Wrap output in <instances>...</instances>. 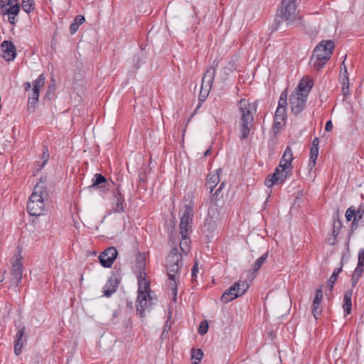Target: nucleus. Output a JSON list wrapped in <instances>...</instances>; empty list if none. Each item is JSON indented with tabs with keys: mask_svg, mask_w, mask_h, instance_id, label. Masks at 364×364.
Wrapping results in <instances>:
<instances>
[{
	"mask_svg": "<svg viewBox=\"0 0 364 364\" xmlns=\"http://www.w3.org/2000/svg\"><path fill=\"white\" fill-rule=\"evenodd\" d=\"M171 250L166 257V269L168 277V286L171 289L173 299L176 300L178 283L180 280V270L183 266L182 254L179 252L176 244L172 242Z\"/></svg>",
	"mask_w": 364,
	"mask_h": 364,
	"instance_id": "1",
	"label": "nucleus"
},
{
	"mask_svg": "<svg viewBox=\"0 0 364 364\" xmlns=\"http://www.w3.org/2000/svg\"><path fill=\"white\" fill-rule=\"evenodd\" d=\"M239 112V126L241 132L240 139L244 140L249 136L253 127L254 115L257 112V105L245 98L237 103Z\"/></svg>",
	"mask_w": 364,
	"mask_h": 364,
	"instance_id": "2",
	"label": "nucleus"
},
{
	"mask_svg": "<svg viewBox=\"0 0 364 364\" xmlns=\"http://www.w3.org/2000/svg\"><path fill=\"white\" fill-rule=\"evenodd\" d=\"M146 273L141 272L138 277V296L136 302V311L140 317L144 318L146 311H150L154 304L155 299L153 298L149 288V284L145 279Z\"/></svg>",
	"mask_w": 364,
	"mask_h": 364,
	"instance_id": "3",
	"label": "nucleus"
},
{
	"mask_svg": "<svg viewBox=\"0 0 364 364\" xmlns=\"http://www.w3.org/2000/svg\"><path fill=\"white\" fill-rule=\"evenodd\" d=\"M47 196L46 181L41 178L34 186L27 203L28 213L31 215L40 216L43 214L46 207L45 199Z\"/></svg>",
	"mask_w": 364,
	"mask_h": 364,
	"instance_id": "4",
	"label": "nucleus"
},
{
	"mask_svg": "<svg viewBox=\"0 0 364 364\" xmlns=\"http://www.w3.org/2000/svg\"><path fill=\"white\" fill-rule=\"evenodd\" d=\"M183 215L180 222V234L181 235V240L180 242V250L181 254L187 255L191 250V240L188 237V233L191 230L193 217V207L188 205H185L183 207Z\"/></svg>",
	"mask_w": 364,
	"mask_h": 364,
	"instance_id": "5",
	"label": "nucleus"
},
{
	"mask_svg": "<svg viewBox=\"0 0 364 364\" xmlns=\"http://www.w3.org/2000/svg\"><path fill=\"white\" fill-rule=\"evenodd\" d=\"M335 48L333 41L323 40L314 48L311 63L314 68L319 70L329 60Z\"/></svg>",
	"mask_w": 364,
	"mask_h": 364,
	"instance_id": "6",
	"label": "nucleus"
},
{
	"mask_svg": "<svg viewBox=\"0 0 364 364\" xmlns=\"http://www.w3.org/2000/svg\"><path fill=\"white\" fill-rule=\"evenodd\" d=\"M298 0H282L279 15L288 25L300 26L301 18L296 11Z\"/></svg>",
	"mask_w": 364,
	"mask_h": 364,
	"instance_id": "7",
	"label": "nucleus"
},
{
	"mask_svg": "<svg viewBox=\"0 0 364 364\" xmlns=\"http://www.w3.org/2000/svg\"><path fill=\"white\" fill-rule=\"evenodd\" d=\"M218 65V60H213L212 66L206 70L203 77L199 94V99L200 101L205 100L209 95L215 77V69Z\"/></svg>",
	"mask_w": 364,
	"mask_h": 364,
	"instance_id": "8",
	"label": "nucleus"
},
{
	"mask_svg": "<svg viewBox=\"0 0 364 364\" xmlns=\"http://www.w3.org/2000/svg\"><path fill=\"white\" fill-rule=\"evenodd\" d=\"M249 287L250 286L247 281L239 280L223 294L221 301L224 303H228L243 295Z\"/></svg>",
	"mask_w": 364,
	"mask_h": 364,
	"instance_id": "9",
	"label": "nucleus"
},
{
	"mask_svg": "<svg viewBox=\"0 0 364 364\" xmlns=\"http://www.w3.org/2000/svg\"><path fill=\"white\" fill-rule=\"evenodd\" d=\"M45 77L43 74L40 75L38 78L33 82V87L31 92L28 95V111H34L35 107L38 102L39 92L45 84Z\"/></svg>",
	"mask_w": 364,
	"mask_h": 364,
	"instance_id": "10",
	"label": "nucleus"
},
{
	"mask_svg": "<svg viewBox=\"0 0 364 364\" xmlns=\"http://www.w3.org/2000/svg\"><path fill=\"white\" fill-rule=\"evenodd\" d=\"M346 218L347 221L353 219L351 229L355 230L358 227L364 223V205H360L358 209L354 206L348 208L346 212Z\"/></svg>",
	"mask_w": 364,
	"mask_h": 364,
	"instance_id": "11",
	"label": "nucleus"
},
{
	"mask_svg": "<svg viewBox=\"0 0 364 364\" xmlns=\"http://www.w3.org/2000/svg\"><path fill=\"white\" fill-rule=\"evenodd\" d=\"M307 97L302 94L293 92L289 97V106L294 114H300L304 109Z\"/></svg>",
	"mask_w": 364,
	"mask_h": 364,
	"instance_id": "12",
	"label": "nucleus"
},
{
	"mask_svg": "<svg viewBox=\"0 0 364 364\" xmlns=\"http://www.w3.org/2000/svg\"><path fill=\"white\" fill-rule=\"evenodd\" d=\"M117 255V249L114 247H109L100 254L99 257L100 262L104 267H111Z\"/></svg>",
	"mask_w": 364,
	"mask_h": 364,
	"instance_id": "13",
	"label": "nucleus"
},
{
	"mask_svg": "<svg viewBox=\"0 0 364 364\" xmlns=\"http://www.w3.org/2000/svg\"><path fill=\"white\" fill-rule=\"evenodd\" d=\"M287 105V91L284 90L282 92L279 102L278 107L275 112V119L284 121L287 117L286 107Z\"/></svg>",
	"mask_w": 364,
	"mask_h": 364,
	"instance_id": "14",
	"label": "nucleus"
},
{
	"mask_svg": "<svg viewBox=\"0 0 364 364\" xmlns=\"http://www.w3.org/2000/svg\"><path fill=\"white\" fill-rule=\"evenodd\" d=\"M1 56L6 61L14 60L16 56V47L11 41H4L1 44Z\"/></svg>",
	"mask_w": 364,
	"mask_h": 364,
	"instance_id": "15",
	"label": "nucleus"
},
{
	"mask_svg": "<svg viewBox=\"0 0 364 364\" xmlns=\"http://www.w3.org/2000/svg\"><path fill=\"white\" fill-rule=\"evenodd\" d=\"M18 0H0L1 12L18 15L20 11V5L18 3L14 4Z\"/></svg>",
	"mask_w": 364,
	"mask_h": 364,
	"instance_id": "16",
	"label": "nucleus"
},
{
	"mask_svg": "<svg viewBox=\"0 0 364 364\" xmlns=\"http://www.w3.org/2000/svg\"><path fill=\"white\" fill-rule=\"evenodd\" d=\"M312 86L313 81L309 77H303L294 92L302 94V95L307 97Z\"/></svg>",
	"mask_w": 364,
	"mask_h": 364,
	"instance_id": "17",
	"label": "nucleus"
},
{
	"mask_svg": "<svg viewBox=\"0 0 364 364\" xmlns=\"http://www.w3.org/2000/svg\"><path fill=\"white\" fill-rule=\"evenodd\" d=\"M23 264L21 262V258H16L14 263L12 264L11 275L13 279L15 280L16 285H18L22 279L23 274Z\"/></svg>",
	"mask_w": 364,
	"mask_h": 364,
	"instance_id": "18",
	"label": "nucleus"
},
{
	"mask_svg": "<svg viewBox=\"0 0 364 364\" xmlns=\"http://www.w3.org/2000/svg\"><path fill=\"white\" fill-rule=\"evenodd\" d=\"M118 287V281L116 279L110 278L106 283L105 286L103 287V293L104 296L106 297H109L112 294H114L117 289Z\"/></svg>",
	"mask_w": 364,
	"mask_h": 364,
	"instance_id": "19",
	"label": "nucleus"
},
{
	"mask_svg": "<svg viewBox=\"0 0 364 364\" xmlns=\"http://www.w3.org/2000/svg\"><path fill=\"white\" fill-rule=\"evenodd\" d=\"M276 168L279 169V174L280 175V178L282 179H285L287 178L289 173L291 171V164L288 162L287 161H283L281 159L279 161V165Z\"/></svg>",
	"mask_w": 364,
	"mask_h": 364,
	"instance_id": "20",
	"label": "nucleus"
},
{
	"mask_svg": "<svg viewBox=\"0 0 364 364\" xmlns=\"http://www.w3.org/2000/svg\"><path fill=\"white\" fill-rule=\"evenodd\" d=\"M114 205H113V210L114 213H123L124 211V198L122 197L121 193L117 190L114 196Z\"/></svg>",
	"mask_w": 364,
	"mask_h": 364,
	"instance_id": "21",
	"label": "nucleus"
},
{
	"mask_svg": "<svg viewBox=\"0 0 364 364\" xmlns=\"http://www.w3.org/2000/svg\"><path fill=\"white\" fill-rule=\"evenodd\" d=\"M24 327L20 328L16 336L14 352L17 355L21 353V350L23 346V337L24 335Z\"/></svg>",
	"mask_w": 364,
	"mask_h": 364,
	"instance_id": "22",
	"label": "nucleus"
},
{
	"mask_svg": "<svg viewBox=\"0 0 364 364\" xmlns=\"http://www.w3.org/2000/svg\"><path fill=\"white\" fill-rule=\"evenodd\" d=\"M352 296H353V289H348L344 294L343 309V311H344L346 315H348L351 312Z\"/></svg>",
	"mask_w": 364,
	"mask_h": 364,
	"instance_id": "23",
	"label": "nucleus"
},
{
	"mask_svg": "<svg viewBox=\"0 0 364 364\" xmlns=\"http://www.w3.org/2000/svg\"><path fill=\"white\" fill-rule=\"evenodd\" d=\"M285 179H282L279 174V169L275 168L273 174L268 176L264 181V184L267 187H272L275 183H282Z\"/></svg>",
	"mask_w": 364,
	"mask_h": 364,
	"instance_id": "24",
	"label": "nucleus"
},
{
	"mask_svg": "<svg viewBox=\"0 0 364 364\" xmlns=\"http://www.w3.org/2000/svg\"><path fill=\"white\" fill-rule=\"evenodd\" d=\"M222 172L220 168L216 170L215 173L209 174L207 177V185L208 186V188L210 189V193L213 192V188L218 185L220 182L219 173Z\"/></svg>",
	"mask_w": 364,
	"mask_h": 364,
	"instance_id": "25",
	"label": "nucleus"
},
{
	"mask_svg": "<svg viewBox=\"0 0 364 364\" xmlns=\"http://www.w3.org/2000/svg\"><path fill=\"white\" fill-rule=\"evenodd\" d=\"M85 21V17L82 15H77L74 21L70 26V31L71 34H75L79 28L80 25L82 24Z\"/></svg>",
	"mask_w": 364,
	"mask_h": 364,
	"instance_id": "26",
	"label": "nucleus"
},
{
	"mask_svg": "<svg viewBox=\"0 0 364 364\" xmlns=\"http://www.w3.org/2000/svg\"><path fill=\"white\" fill-rule=\"evenodd\" d=\"M21 6L23 10L28 14L35 9L34 0H21Z\"/></svg>",
	"mask_w": 364,
	"mask_h": 364,
	"instance_id": "27",
	"label": "nucleus"
},
{
	"mask_svg": "<svg viewBox=\"0 0 364 364\" xmlns=\"http://www.w3.org/2000/svg\"><path fill=\"white\" fill-rule=\"evenodd\" d=\"M318 156V148H311L310 149V159L309 166L310 168H313L316 164V159Z\"/></svg>",
	"mask_w": 364,
	"mask_h": 364,
	"instance_id": "28",
	"label": "nucleus"
},
{
	"mask_svg": "<svg viewBox=\"0 0 364 364\" xmlns=\"http://www.w3.org/2000/svg\"><path fill=\"white\" fill-rule=\"evenodd\" d=\"M341 271H342V267L335 269L332 275L328 280L327 287L329 289L330 291H331L333 289L334 284L337 279V277Z\"/></svg>",
	"mask_w": 364,
	"mask_h": 364,
	"instance_id": "29",
	"label": "nucleus"
},
{
	"mask_svg": "<svg viewBox=\"0 0 364 364\" xmlns=\"http://www.w3.org/2000/svg\"><path fill=\"white\" fill-rule=\"evenodd\" d=\"M268 257V253L266 252L264 255H262L261 257H259L254 263L253 264V271L255 272H257L260 267L262 266V264L264 263V262L267 260Z\"/></svg>",
	"mask_w": 364,
	"mask_h": 364,
	"instance_id": "30",
	"label": "nucleus"
},
{
	"mask_svg": "<svg viewBox=\"0 0 364 364\" xmlns=\"http://www.w3.org/2000/svg\"><path fill=\"white\" fill-rule=\"evenodd\" d=\"M341 228H342V223H341V221L339 219L335 220L334 222H333V226L332 235H333V240L331 242L332 245H334L335 240H336V237L339 234V232H340V230L341 229Z\"/></svg>",
	"mask_w": 364,
	"mask_h": 364,
	"instance_id": "31",
	"label": "nucleus"
},
{
	"mask_svg": "<svg viewBox=\"0 0 364 364\" xmlns=\"http://www.w3.org/2000/svg\"><path fill=\"white\" fill-rule=\"evenodd\" d=\"M358 270V272H364V250L361 249L358 252V264L356 268L355 269Z\"/></svg>",
	"mask_w": 364,
	"mask_h": 364,
	"instance_id": "32",
	"label": "nucleus"
},
{
	"mask_svg": "<svg viewBox=\"0 0 364 364\" xmlns=\"http://www.w3.org/2000/svg\"><path fill=\"white\" fill-rule=\"evenodd\" d=\"M203 355V353L200 349L192 350L191 357L192 359L194 360L192 364H198V363L201 360Z\"/></svg>",
	"mask_w": 364,
	"mask_h": 364,
	"instance_id": "33",
	"label": "nucleus"
},
{
	"mask_svg": "<svg viewBox=\"0 0 364 364\" xmlns=\"http://www.w3.org/2000/svg\"><path fill=\"white\" fill-rule=\"evenodd\" d=\"M106 182V178L100 173H96L92 179V186H97Z\"/></svg>",
	"mask_w": 364,
	"mask_h": 364,
	"instance_id": "34",
	"label": "nucleus"
},
{
	"mask_svg": "<svg viewBox=\"0 0 364 364\" xmlns=\"http://www.w3.org/2000/svg\"><path fill=\"white\" fill-rule=\"evenodd\" d=\"M283 161H287L288 162L291 164V161L293 160V154L291 148L289 146H287L283 154V156L282 157Z\"/></svg>",
	"mask_w": 364,
	"mask_h": 364,
	"instance_id": "35",
	"label": "nucleus"
},
{
	"mask_svg": "<svg viewBox=\"0 0 364 364\" xmlns=\"http://www.w3.org/2000/svg\"><path fill=\"white\" fill-rule=\"evenodd\" d=\"M220 193V192H217V190H216L215 193L213 195V196L211 198V200H210V208L208 210V214L209 215H210L211 212L214 210V208L218 205H217V200H218V196Z\"/></svg>",
	"mask_w": 364,
	"mask_h": 364,
	"instance_id": "36",
	"label": "nucleus"
},
{
	"mask_svg": "<svg viewBox=\"0 0 364 364\" xmlns=\"http://www.w3.org/2000/svg\"><path fill=\"white\" fill-rule=\"evenodd\" d=\"M320 304H321L312 303V314L316 319H317L321 314Z\"/></svg>",
	"mask_w": 364,
	"mask_h": 364,
	"instance_id": "37",
	"label": "nucleus"
},
{
	"mask_svg": "<svg viewBox=\"0 0 364 364\" xmlns=\"http://www.w3.org/2000/svg\"><path fill=\"white\" fill-rule=\"evenodd\" d=\"M363 273V272H358V270H356V269L354 270L353 274L352 275V278H351L353 287L356 286V284Z\"/></svg>",
	"mask_w": 364,
	"mask_h": 364,
	"instance_id": "38",
	"label": "nucleus"
},
{
	"mask_svg": "<svg viewBox=\"0 0 364 364\" xmlns=\"http://www.w3.org/2000/svg\"><path fill=\"white\" fill-rule=\"evenodd\" d=\"M323 298V291L321 289H317L315 293L314 299L313 300V303L321 304V301Z\"/></svg>",
	"mask_w": 364,
	"mask_h": 364,
	"instance_id": "39",
	"label": "nucleus"
},
{
	"mask_svg": "<svg viewBox=\"0 0 364 364\" xmlns=\"http://www.w3.org/2000/svg\"><path fill=\"white\" fill-rule=\"evenodd\" d=\"M208 329V324L207 321H204L200 323L198 331L199 334L204 335L207 333Z\"/></svg>",
	"mask_w": 364,
	"mask_h": 364,
	"instance_id": "40",
	"label": "nucleus"
},
{
	"mask_svg": "<svg viewBox=\"0 0 364 364\" xmlns=\"http://www.w3.org/2000/svg\"><path fill=\"white\" fill-rule=\"evenodd\" d=\"M224 70L227 73L228 72H231L235 69V64L232 62H229L228 65L224 67Z\"/></svg>",
	"mask_w": 364,
	"mask_h": 364,
	"instance_id": "41",
	"label": "nucleus"
},
{
	"mask_svg": "<svg viewBox=\"0 0 364 364\" xmlns=\"http://www.w3.org/2000/svg\"><path fill=\"white\" fill-rule=\"evenodd\" d=\"M284 121L283 120H279V119H275L274 118V129H279L282 127V123L284 122Z\"/></svg>",
	"mask_w": 364,
	"mask_h": 364,
	"instance_id": "42",
	"label": "nucleus"
},
{
	"mask_svg": "<svg viewBox=\"0 0 364 364\" xmlns=\"http://www.w3.org/2000/svg\"><path fill=\"white\" fill-rule=\"evenodd\" d=\"M342 65H344L343 62ZM346 77H348V73H347L346 67L345 65H343V68H341V70L340 77H341V79H343V78H346Z\"/></svg>",
	"mask_w": 364,
	"mask_h": 364,
	"instance_id": "43",
	"label": "nucleus"
},
{
	"mask_svg": "<svg viewBox=\"0 0 364 364\" xmlns=\"http://www.w3.org/2000/svg\"><path fill=\"white\" fill-rule=\"evenodd\" d=\"M198 273V264H197V262H196L194 266L193 267V268L191 269L192 277H196Z\"/></svg>",
	"mask_w": 364,
	"mask_h": 364,
	"instance_id": "44",
	"label": "nucleus"
},
{
	"mask_svg": "<svg viewBox=\"0 0 364 364\" xmlns=\"http://www.w3.org/2000/svg\"><path fill=\"white\" fill-rule=\"evenodd\" d=\"M2 14L4 15L7 14L9 16V21L10 22V23H11V24H14L15 23V20H16L15 17H16V15L11 14H4V12H2Z\"/></svg>",
	"mask_w": 364,
	"mask_h": 364,
	"instance_id": "45",
	"label": "nucleus"
},
{
	"mask_svg": "<svg viewBox=\"0 0 364 364\" xmlns=\"http://www.w3.org/2000/svg\"><path fill=\"white\" fill-rule=\"evenodd\" d=\"M333 129V124H332V122L331 120H328L326 124V126H325V129L326 131L327 132H330Z\"/></svg>",
	"mask_w": 364,
	"mask_h": 364,
	"instance_id": "46",
	"label": "nucleus"
},
{
	"mask_svg": "<svg viewBox=\"0 0 364 364\" xmlns=\"http://www.w3.org/2000/svg\"><path fill=\"white\" fill-rule=\"evenodd\" d=\"M319 145V139L318 137H315L312 141L311 148H318Z\"/></svg>",
	"mask_w": 364,
	"mask_h": 364,
	"instance_id": "47",
	"label": "nucleus"
},
{
	"mask_svg": "<svg viewBox=\"0 0 364 364\" xmlns=\"http://www.w3.org/2000/svg\"><path fill=\"white\" fill-rule=\"evenodd\" d=\"M342 81V87H349V79L348 77H346V78L341 79Z\"/></svg>",
	"mask_w": 364,
	"mask_h": 364,
	"instance_id": "48",
	"label": "nucleus"
},
{
	"mask_svg": "<svg viewBox=\"0 0 364 364\" xmlns=\"http://www.w3.org/2000/svg\"><path fill=\"white\" fill-rule=\"evenodd\" d=\"M43 157L45 159L44 160V163L43 164V166L47 162V161L48 160L49 154H48V150H46V151H43Z\"/></svg>",
	"mask_w": 364,
	"mask_h": 364,
	"instance_id": "49",
	"label": "nucleus"
},
{
	"mask_svg": "<svg viewBox=\"0 0 364 364\" xmlns=\"http://www.w3.org/2000/svg\"><path fill=\"white\" fill-rule=\"evenodd\" d=\"M144 257L142 256H139L137 258H136V261L137 262H139L140 264V267H144Z\"/></svg>",
	"mask_w": 364,
	"mask_h": 364,
	"instance_id": "50",
	"label": "nucleus"
},
{
	"mask_svg": "<svg viewBox=\"0 0 364 364\" xmlns=\"http://www.w3.org/2000/svg\"><path fill=\"white\" fill-rule=\"evenodd\" d=\"M342 92L344 96H347L349 94V87H342Z\"/></svg>",
	"mask_w": 364,
	"mask_h": 364,
	"instance_id": "51",
	"label": "nucleus"
},
{
	"mask_svg": "<svg viewBox=\"0 0 364 364\" xmlns=\"http://www.w3.org/2000/svg\"><path fill=\"white\" fill-rule=\"evenodd\" d=\"M31 83H30V82H25V83L23 84V87H24V89H25V90H26V91L29 90H30V88H31Z\"/></svg>",
	"mask_w": 364,
	"mask_h": 364,
	"instance_id": "52",
	"label": "nucleus"
},
{
	"mask_svg": "<svg viewBox=\"0 0 364 364\" xmlns=\"http://www.w3.org/2000/svg\"><path fill=\"white\" fill-rule=\"evenodd\" d=\"M224 186H225V183H222L220 185V186L218 187V188L217 189V192H220V191L223 190V188Z\"/></svg>",
	"mask_w": 364,
	"mask_h": 364,
	"instance_id": "53",
	"label": "nucleus"
},
{
	"mask_svg": "<svg viewBox=\"0 0 364 364\" xmlns=\"http://www.w3.org/2000/svg\"><path fill=\"white\" fill-rule=\"evenodd\" d=\"M210 149H208L204 153V156H207L208 154H210Z\"/></svg>",
	"mask_w": 364,
	"mask_h": 364,
	"instance_id": "54",
	"label": "nucleus"
}]
</instances>
